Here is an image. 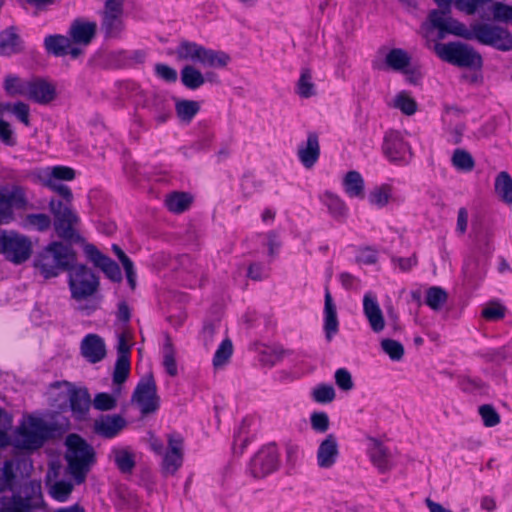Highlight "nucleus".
<instances>
[{"instance_id": "30", "label": "nucleus", "mask_w": 512, "mask_h": 512, "mask_svg": "<svg viewBox=\"0 0 512 512\" xmlns=\"http://www.w3.org/2000/svg\"><path fill=\"white\" fill-rule=\"evenodd\" d=\"M320 201L327 207L333 218L344 219L347 217L348 207L338 195L325 191L320 195Z\"/></svg>"}, {"instance_id": "40", "label": "nucleus", "mask_w": 512, "mask_h": 512, "mask_svg": "<svg viewBox=\"0 0 512 512\" xmlns=\"http://www.w3.org/2000/svg\"><path fill=\"white\" fill-rule=\"evenodd\" d=\"M296 92L301 98H310L315 95V84L312 81V74L309 69H302L300 78L296 85Z\"/></svg>"}, {"instance_id": "20", "label": "nucleus", "mask_w": 512, "mask_h": 512, "mask_svg": "<svg viewBox=\"0 0 512 512\" xmlns=\"http://www.w3.org/2000/svg\"><path fill=\"white\" fill-rule=\"evenodd\" d=\"M368 455L372 464L381 473L389 471L394 466L392 453L377 439L369 440Z\"/></svg>"}, {"instance_id": "7", "label": "nucleus", "mask_w": 512, "mask_h": 512, "mask_svg": "<svg viewBox=\"0 0 512 512\" xmlns=\"http://www.w3.org/2000/svg\"><path fill=\"white\" fill-rule=\"evenodd\" d=\"M51 397L54 398L55 404L62 408L63 405L69 403V407L76 418H83L88 412L91 399L87 389L75 388L68 382L57 383L51 388Z\"/></svg>"}, {"instance_id": "51", "label": "nucleus", "mask_w": 512, "mask_h": 512, "mask_svg": "<svg viewBox=\"0 0 512 512\" xmlns=\"http://www.w3.org/2000/svg\"><path fill=\"white\" fill-rule=\"evenodd\" d=\"M112 248L118 259L122 263L124 270L126 272L128 282L133 288L135 286V272L132 261L126 256V254L122 251V249L119 246L114 244Z\"/></svg>"}, {"instance_id": "27", "label": "nucleus", "mask_w": 512, "mask_h": 512, "mask_svg": "<svg viewBox=\"0 0 512 512\" xmlns=\"http://www.w3.org/2000/svg\"><path fill=\"white\" fill-rule=\"evenodd\" d=\"M343 190L350 198L364 199L365 182L362 175L357 171H349L343 178Z\"/></svg>"}, {"instance_id": "64", "label": "nucleus", "mask_w": 512, "mask_h": 512, "mask_svg": "<svg viewBox=\"0 0 512 512\" xmlns=\"http://www.w3.org/2000/svg\"><path fill=\"white\" fill-rule=\"evenodd\" d=\"M0 139L6 145L12 146L15 144L14 132L11 125L4 120H0Z\"/></svg>"}, {"instance_id": "14", "label": "nucleus", "mask_w": 512, "mask_h": 512, "mask_svg": "<svg viewBox=\"0 0 512 512\" xmlns=\"http://www.w3.org/2000/svg\"><path fill=\"white\" fill-rule=\"evenodd\" d=\"M183 439L180 435H168V446L162 453L161 469L165 475H173L183 463Z\"/></svg>"}, {"instance_id": "47", "label": "nucleus", "mask_w": 512, "mask_h": 512, "mask_svg": "<svg viewBox=\"0 0 512 512\" xmlns=\"http://www.w3.org/2000/svg\"><path fill=\"white\" fill-rule=\"evenodd\" d=\"M29 81H23L15 76H8L5 79V89L10 95H21L27 97Z\"/></svg>"}, {"instance_id": "53", "label": "nucleus", "mask_w": 512, "mask_h": 512, "mask_svg": "<svg viewBox=\"0 0 512 512\" xmlns=\"http://www.w3.org/2000/svg\"><path fill=\"white\" fill-rule=\"evenodd\" d=\"M479 414L486 427H494L500 423V416L491 405H482L479 407Z\"/></svg>"}, {"instance_id": "22", "label": "nucleus", "mask_w": 512, "mask_h": 512, "mask_svg": "<svg viewBox=\"0 0 512 512\" xmlns=\"http://www.w3.org/2000/svg\"><path fill=\"white\" fill-rule=\"evenodd\" d=\"M297 154L305 168H312L320 156L318 135L313 132L309 133L306 142L299 145Z\"/></svg>"}, {"instance_id": "19", "label": "nucleus", "mask_w": 512, "mask_h": 512, "mask_svg": "<svg viewBox=\"0 0 512 512\" xmlns=\"http://www.w3.org/2000/svg\"><path fill=\"white\" fill-rule=\"evenodd\" d=\"M80 350L82 356L90 363H98L106 356L104 340L94 333L88 334L83 338Z\"/></svg>"}, {"instance_id": "9", "label": "nucleus", "mask_w": 512, "mask_h": 512, "mask_svg": "<svg viewBox=\"0 0 512 512\" xmlns=\"http://www.w3.org/2000/svg\"><path fill=\"white\" fill-rule=\"evenodd\" d=\"M32 253V242L30 239L15 231L0 232V254L14 263L21 264L28 260Z\"/></svg>"}, {"instance_id": "49", "label": "nucleus", "mask_w": 512, "mask_h": 512, "mask_svg": "<svg viewBox=\"0 0 512 512\" xmlns=\"http://www.w3.org/2000/svg\"><path fill=\"white\" fill-rule=\"evenodd\" d=\"M130 372V362L128 356L118 357L114 374H113V381L114 383L120 385L126 381L128 378Z\"/></svg>"}, {"instance_id": "15", "label": "nucleus", "mask_w": 512, "mask_h": 512, "mask_svg": "<svg viewBox=\"0 0 512 512\" xmlns=\"http://www.w3.org/2000/svg\"><path fill=\"white\" fill-rule=\"evenodd\" d=\"M383 152L386 157L395 163H406L410 159L409 145L404 141L398 131H389L384 137Z\"/></svg>"}, {"instance_id": "31", "label": "nucleus", "mask_w": 512, "mask_h": 512, "mask_svg": "<svg viewBox=\"0 0 512 512\" xmlns=\"http://www.w3.org/2000/svg\"><path fill=\"white\" fill-rule=\"evenodd\" d=\"M203 50L204 46L199 45L195 42L183 40L176 47L173 54L176 55L178 60L200 63Z\"/></svg>"}, {"instance_id": "5", "label": "nucleus", "mask_w": 512, "mask_h": 512, "mask_svg": "<svg viewBox=\"0 0 512 512\" xmlns=\"http://www.w3.org/2000/svg\"><path fill=\"white\" fill-rule=\"evenodd\" d=\"M68 284L72 298L79 303V309L88 313L96 310L98 302L94 295L99 288V278L90 268L82 264L71 266Z\"/></svg>"}, {"instance_id": "62", "label": "nucleus", "mask_w": 512, "mask_h": 512, "mask_svg": "<svg viewBox=\"0 0 512 512\" xmlns=\"http://www.w3.org/2000/svg\"><path fill=\"white\" fill-rule=\"evenodd\" d=\"M482 316L487 320H499L505 316V308L500 304H491L482 311Z\"/></svg>"}, {"instance_id": "63", "label": "nucleus", "mask_w": 512, "mask_h": 512, "mask_svg": "<svg viewBox=\"0 0 512 512\" xmlns=\"http://www.w3.org/2000/svg\"><path fill=\"white\" fill-rule=\"evenodd\" d=\"M118 357L128 356L130 352V333L128 331H122L118 335L117 343Z\"/></svg>"}, {"instance_id": "1", "label": "nucleus", "mask_w": 512, "mask_h": 512, "mask_svg": "<svg viewBox=\"0 0 512 512\" xmlns=\"http://www.w3.org/2000/svg\"><path fill=\"white\" fill-rule=\"evenodd\" d=\"M491 0H434L442 10H432L428 20L422 25L426 37H429L431 30L438 31V39L445 38L452 34L467 40H477L481 44L492 46L498 50H512V35L505 29L490 25L476 23L470 28L449 15L451 5L468 15L475 13L477 8Z\"/></svg>"}, {"instance_id": "54", "label": "nucleus", "mask_w": 512, "mask_h": 512, "mask_svg": "<svg viewBox=\"0 0 512 512\" xmlns=\"http://www.w3.org/2000/svg\"><path fill=\"white\" fill-rule=\"evenodd\" d=\"M14 464L12 461H5L0 468V493L10 488L14 479Z\"/></svg>"}, {"instance_id": "32", "label": "nucleus", "mask_w": 512, "mask_h": 512, "mask_svg": "<svg viewBox=\"0 0 512 512\" xmlns=\"http://www.w3.org/2000/svg\"><path fill=\"white\" fill-rule=\"evenodd\" d=\"M75 485L77 484L73 478L72 480L59 479L47 481L50 496L59 502H65L69 499Z\"/></svg>"}, {"instance_id": "48", "label": "nucleus", "mask_w": 512, "mask_h": 512, "mask_svg": "<svg viewBox=\"0 0 512 512\" xmlns=\"http://www.w3.org/2000/svg\"><path fill=\"white\" fill-rule=\"evenodd\" d=\"M51 225V219L46 214H29L24 220V226L38 231H45Z\"/></svg>"}, {"instance_id": "41", "label": "nucleus", "mask_w": 512, "mask_h": 512, "mask_svg": "<svg viewBox=\"0 0 512 512\" xmlns=\"http://www.w3.org/2000/svg\"><path fill=\"white\" fill-rule=\"evenodd\" d=\"M233 354V344L230 339H224L215 351L213 366L215 369L223 368Z\"/></svg>"}, {"instance_id": "34", "label": "nucleus", "mask_w": 512, "mask_h": 512, "mask_svg": "<svg viewBox=\"0 0 512 512\" xmlns=\"http://www.w3.org/2000/svg\"><path fill=\"white\" fill-rule=\"evenodd\" d=\"M495 192L505 203L512 204V178L505 172H500L495 179Z\"/></svg>"}, {"instance_id": "8", "label": "nucleus", "mask_w": 512, "mask_h": 512, "mask_svg": "<svg viewBox=\"0 0 512 512\" xmlns=\"http://www.w3.org/2000/svg\"><path fill=\"white\" fill-rule=\"evenodd\" d=\"M434 51L443 61L460 67L478 68L482 65L481 55L461 42L436 43Z\"/></svg>"}, {"instance_id": "11", "label": "nucleus", "mask_w": 512, "mask_h": 512, "mask_svg": "<svg viewBox=\"0 0 512 512\" xmlns=\"http://www.w3.org/2000/svg\"><path fill=\"white\" fill-rule=\"evenodd\" d=\"M21 493L13 494L11 497L0 499V512H31L40 505V485L31 483L25 486Z\"/></svg>"}, {"instance_id": "36", "label": "nucleus", "mask_w": 512, "mask_h": 512, "mask_svg": "<svg viewBox=\"0 0 512 512\" xmlns=\"http://www.w3.org/2000/svg\"><path fill=\"white\" fill-rule=\"evenodd\" d=\"M105 36L108 38H116L123 31L122 14H104L101 24Z\"/></svg>"}, {"instance_id": "21", "label": "nucleus", "mask_w": 512, "mask_h": 512, "mask_svg": "<svg viewBox=\"0 0 512 512\" xmlns=\"http://www.w3.org/2000/svg\"><path fill=\"white\" fill-rule=\"evenodd\" d=\"M323 330L327 341H331L339 330L337 308L328 288L324 295Z\"/></svg>"}, {"instance_id": "25", "label": "nucleus", "mask_w": 512, "mask_h": 512, "mask_svg": "<svg viewBox=\"0 0 512 512\" xmlns=\"http://www.w3.org/2000/svg\"><path fill=\"white\" fill-rule=\"evenodd\" d=\"M27 87V98L39 104H47L55 98V87L45 80L37 79L29 81Z\"/></svg>"}, {"instance_id": "59", "label": "nucleus", "mask_w": 512, "mask_h": 512, "mask_svg": "<svg viewBox=\"0 0 512 512\" xmlns=\"http://www.w3.org/2000/svg\"><path fill=\"white\" fill-rule=\"evenodd\" d=\"M154 70L156 76L166 82H175L177 80V71L166 64L157 63Z\"/></svg>"}, {"instance_id": "38", "label": "nucleus", "mask_w": 512, "mask_h": 512, "mask_svg": "<svg viewBox=\"0 0 512 512\" xmlns=\"http://www.w3.org/2000/svg\"><path fill=\"white\" fill-rule=\"evenodd\" d=\"M181 81L189 89H197L205 83L203 74L192 65L181 70Z\"/></svg>"}, {"instance_id": "39", "label": "nucleus", "mask_w": 512, "mask_h": 512, "mask_svg": "<svg viewBox=\"0 0 512 512\" xmlns=\"http://www.w3.org/2000/svg\"><path fill=\"white\" fill-rule=\"evenodd\" d=\"M175 110L181 121L189 123L199 112L200 105L193 100H179L175 104Z\"/></svg>"}, {"instance_id": "55", "label": "nucleus", "mask_w": 512, "mask_h": 512, "mask_svg": "<svg viewBox=\"0 0 512 512\" xmlns=\"http://www.w3.org/2000/svg\"><path fill=\"white\" fill-rule=\"evenodd\" d=\"M310 423L312 429L318 433H325L329 429V417L325 412H313Z\"/></svg>"}, {"instance_id": "37", "label": "nucleus", "mask_w": 512, "mask_h": 512, "mask_svg": "<svg viewBox=\"0 0 512 512\" xmlns=\"http://www.w3.org/2000/svg\"><path fill=\"white\" fill-rule=\"evenodd\" d=\"M114 462L122 473H130L135 466L134 454L126 448L113 449Z\"/></svg>"}, {"instance_id": "3", "label": "nucleus", "mask_w": 512, "mask_h": 512, "mask_svg": "<svg viewBox=\"0 0 512 512\" xmlns=\"http://www.w3.org/2000/svg\"><path fill=\"white\" fill-rule=\"evenodd\" d=\"M12 417L0 408V450L12 444L15 448L33 451L40 448L50 436L48 424L41 418L28 416L10 436Z\"/></svg>"}, {"instance_id": "46", "label": "nucleus", "mask_w": 512, "mask_h": 512, "mask_svg": "<svg viewBox=\"0 0 512 512\" xmlns=\"http://www.w3.org/2000/svg\"><path fill=\"white\" fill-rule=\"evenodd\" d=\"M381 348L385 354L389 356L392 361H400L404 356L403 345L393 339H383L381 341Z\"/></svg>"}, {"instance_id": "29", "label": "nucleus", "mask_w": 512, "mask_h": 512, "mask_svg": "<svg viewBox=\"0 0 512 512\" xmlns=\"http://www.w3.org/2000/svg\"><path fill=\"white\" fill-rule=\"evenodd\" d=\"M411 57L410 55L401 48H393L389 50L385 55V66L387 69H391L397 72H406L410 66Z\"/></svg>"}, {"instance_id": "13", "label": "nucleus", "mask_w": 512, "mask_h": 512, "mask_svg": "<svg viewBox=\"0 0 512 512\" xmlns=\"http://www.w3.org/2000/svg\"><path fill=\"white\" fill-rule=\"evenodd\" d=\"M279 467V454L275 445L261 448L251 459L249 471L255 478H263Z\"/></svg>"}, {"instance_id": "28", "label": "nucleus", "mask_w": 512, "mask_h": 512, "mask_svg": "<svg viewBox=\"0 0 512 512\" xmlns=\"http://www.w3.org/2000/svg\"><path fill=\"white\" fill-rule=\"evenodd\" d=\"M23 49V43L14 27L4 30L0 34V55L10 56Z\"/></svg>"}, {"instance_id": "24", "label": "nucleus", "mask_w": 512, "mask_h": 512, "mask_svg": "<svg viewBox=\"0 0 512 512\" xmlns=\"http://www.w3.org/2000/svg\"><path fill=\"white\" fill-rule=\"evenodd\" d=\"M368 203L377 209H383L396 201L395 188L388 183L374 186L368 193Z\"/></svg>"}, {"instance_id": "23", "label": "nucleus", "mask_w": 512, "mask_h": 512, "mask_svg": "<svg viewBox=\"0 0 512 512\" xmlns=\"http://www.w3.org/2000/svg\"><path fill=\"white\" fill-rule=\"evenodd\" d=\"M44 46L49 53L55 56L70 54L73 58H76L81 53L79 48L73 47L68 37L62 35L47 36L44 40Z\"/></svg>"}, {"instance_id": "57", "label": "nucleus", "mask_w": 512, "mask_h": 512, "mask_svg": "<svg viewBox=\"0 0 512 512\" xmlns=\"http://www.w3.org/2000/svg\"><path fill=\"white\" fill-rule=\"evenodd\" d=\"M335 382L336 385L343 391H350L354 387L351 373L345 368L336 370Z\"/></svg>"}, {"instance_id": "42", "label": "nucleus", "mask_w": 512, "mask_h": 512, "mask_svg": "<svg viewBox=\"0 0 512 512\" xmlns=\"http://www.w3.org/2000/svg\"><path fill=\"white\" fill-rule=\"evenodd\" d=\"M311 399L319 404L330 403L335 399V389L330 384H318L311 389Z\"/></svg>"}, {"instance_id": "60", "label": "nucleus", "mask_w": 512, "mask_h": 512, "mask_svg": "<svg viewBox=\"0 0 512 512\" xmlns=\"http://www.w3.org/2000/svg\"><path fill=\"white\" fill-rule=\"evenodd\" d=\"M11 112L16 116V118L22 122L24 125L29 126V106L23 102H17L10 108Z\"/></svg>"}, {"instance_id": "33", "label": "nucleus", "mask_w": 512, "mask_h": 512, "mask_svg": "<svg viewBox=\"0 0 512 512\" xmlns=\"http://www.w3.org/2000/svg\"><path fill=\"white\" fill-rule=\"evenodd\" d=\"M390 107L399 109L405 115H413L417 111V103L407 91L397 93L388 103Z\"/></svg>"}, {"instance_id": "61", "label": "nucleus", "mask_w": 512, "mask_h": 512, "mask_svg": "<svg viewBox=\"0 0 512 512\" xmlns=\"http://www.w3.org/2000/svg\"><path fill=\"white\" fill-rule=\"evenodd\" d=\"M493 16L499 21L512 23V7L503 3H495L493 6Z\"/></svg>"}, {"instance_id": "44", "label": "nucleus", "mask_w": 512, "mask_h": 512, "mask_svg": "<svg viewBox=\"0 0 512 512\" xmlns=\"http://www.w3.org/2000/svg\"><path fill=\"white\" fill-rule=\"evenodd\" d=\"M447 300V293L440 287H430L426 292V304L433 310H439Z\"/></svg>"}, {"instance_id": "50", "label": "nucleus", "mask_w": 512, "mask_h": 512, "mask_svg": "<svg viewBox=\"0 0 512 512\" xmlns=\"http://www.w3.org/2000/svg\"><path fill=\"white\" fill-rule=\"evenodd\" d=\"M92 404L96 410L109 411L116 407L117 398L109 393L102 392L95 395Z\"/></svg>"}, {"instance_id": "58", "label": "nucleus", "mask_w": 512, "mask_h": 512, "mask_svg": "<svg viewBox=\"0 0 512 512\" xmlns=\"http://www.w3.org/2000/svg\"><path fill=\"white\" fill-rule=\"evenodd\" d=\"M106 274V276L112 281L118 282L122 279V274L117 263L112 261L110 258L104 260L103 264L99 267Z\"/></svg>"}, {"instance_id": "56", "label": "nucleus", "mask_w": 512, "mask_h": 512, "mask_svg": "<svg viewBox=\"0 0 512 512\" xmlns=\"http://www.w3.org/2000/svg\"><path fill=\"white\" fill-rule=\"evenodd\" d=\"M247 428V421L243 420L234 436V450L235 452L242 453L244 448L249 442Z\"/></svg>"}, {"instance_id": "18", "label": "nucleus", "mask_w": 512, "mask_h": 512, "mask_svg": "<svg viewBox=\"0 0 512 512\" xmlns=\"http://www.w3.org/2000/svg\"><path fill=\"white\" fill-rule=\"evenodd\" d=\"M126 425L127 422L121 415H102L94 421V432L110 439L116 437Z\"/></svg>"}, {"instance_id": "4", "label": "nucleus", "mask_w": 512, "mask_h": 512, "mask_svg": "<svg viewBox=\"0 0 512 512\" xmlns=\"http://www.w3.org/2000/svg\"><path fill=\"white\" fill-rule=\"evenodd\" d=\"M65 460L66 473L74 479L76 484L85 482L86 477L95 463V451L79 435L71 434L66 438Z\"/></svg>"}, {"instance_id": "52", "label": "nucleus", "mask_w": 512, "mask_h": 512, "mask_svg": "<svg viewBox=\"0 0 512 512\" xmlns=\"http://www.w3.org/2000/svg\"><path fill=\"white\" fill-rule=\"evenodd\" d=\"M163 365L170 376L177 375L175 352L170 343H166L163 348Z\"/></svg>"}, {"instance_id": "6", "label": "nucleus", "mask_w": 512, "mask_h": 512, "mask_svg": "<svg viewBox=\"0 0 512 512\" xmlns=\"http://www.w3.org/2000/svg\"><path fill=\"white\" fill-rule=\"evenodd\" d=\"M75 255L70 246L61 242L47 245L35 259V267L45 278L56 277L61 271L71 268Z\"/></svg>"}, {"instance_id": "35", "label": "nucleus", "mask_w": 512, "mask_h": 512, "mask_svg": "<svg viewBox=\"0 0 512 512\" xmlns=\"http://www.w3.org/2000/svg\"><path fill=\"white\" fill-rule=\"evenodd\" d=\"M230 62V56L223 51L204 47L200 64L213 68H223Z\"/></svg>"}, {"instance_id": "10", "label": "nucleus", "mask_w": 512, "mask_h": 512, "mask_svg": "<svg viewBox=\"0 0 512 512\" xmlns=\"http://www.w3.org/2000/svg\"><path fill=\"white\" fill-rule=\"evenodd\" d=\"M27 191L20 185H7L0 189V225L15 219L14 209H25L28 205Z\"/></svg>"}, {"instance_id": "17", "label": "nucleus", "mask_w": 512, "mask_h": 512, "mask_svg": "<svg viewBox=\"0 0 512 512\" xmlns=\"http://www.w3.org/2000/svg\"><path fill=\"white\" fill-rule=\"evenodd\" d=\"M339 444L334 434H328L320 443L316 452L317 465L322 469L332 468L339 457Z\"/></svg>"}, {"instance_id": "2", "label": "nucleus", "mask_w": 512, "mask_h": 512, "mask_svg": "<svg viewBox=\"0 0 512 512\" xmlns=\"http://www.w3.org/2000/svg\"><path fill=\"white\" fill-rule=\"evenodd\" d=\"M74 177V170L65 166L47 168L42 174L46 185L63 198V200L51 199L49 207L55 218V230L60 237L65 239L74 237V228L79 222V217L70 207L73 199L71 190L68 186L59 183L58 180H72Z\"/></svg>"}, {"instance_id": "16", "label": "nucleus", "mask_w": 512, "mask_h": 512, "mask_svg": "<svg viewBox=\"0 0 512 512\" xmlns=\"http://www.w3.org/2000/svg\"><path fill=\"white\" fill-rule=\"evenodd\" d=\"M363 313L371 330L380 333L385 328V318L375 293L368 291L363 296Z\"/></svg>"}, {"instance_id": "43", "label": "nucleus", "mask_w": 512, "mask_h": 512, "mask_svg": "<svg viewBox=\"0 0 512 512\" xmlns=\"http://www.w3.org/2000/svg\"><path fill=\"white\" fill-rule=\"evenodd\" d=\"M191 203V198L186 193H173L169 195L165 204L169 211L174 213H181L185 211Z\"/></svg>"}, {"instance_id": "45", "label": "nucleus", "mask_w": 512, "mask_h": 512, "mask_svg": "<svg viewBox=\"0 0 512 512\" xmlns=\"http://www.w3.org/2000/svg\"><path fill=\"white\" fill-rule=\"evenodd\" d=\"M454 167L462 171H471L474 168V160L470 153L462 149H456L452 156Z\"/></svg>"}, {"instance_id": "26", "label": "nucleus", "mask_w": 512, "mask_h": 512, "mask_svg": "<svg viewBox=\"0 0 512 512\" xmlns=\"http://www.w3.org/2000/svg\"><path fill=\"white\" fill-rule=\"evenodd\" d=\"M96 27L95 22L77 19L71 24L69 33L74 43L87 45L94 37Z\"/></svg>"}, {"instance_id": "12", "label": "nucleus", "mask_w": 512, "mask_h": 512, "mask_svg": "<svg viewBox=\"0 0 512 512\" xmlns=\"http://www.w3.org/2000/svg\"><path fill=\"white\" fill-rule=\"evenodd\" d=\"M132 401L136 403L143 415L155 412L159 407L156 384L151 374L143 377L137 384Z\"/></svg>"}]
</instances>
